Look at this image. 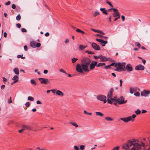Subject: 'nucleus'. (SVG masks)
Instances as JSON below:
<instances>
[{"instance_id": "nucleus-1", "label": "nucleus", "mask_w": 150, "mask_h": 150, "mask_svg": "<svg viewBox=\"0 0 150 150\" xmlns=\"http://www.w3.org/2000/svg\"><path fill=\"white\" fill-rule=\"evenodd\" d=\"M135 139L129 140L126 143L122 145V148L125 150H141L142 146L145 147L144 143L140 142Z\"/></svg>"}, {"instance_id": "nucleus-2", "label": "nucleus", "mask_w": 150, "mask_h": 150, "mask_svg": "<svg viewBox=\"0 0 150 150\" xmlns=\"http://www.w3.org/2000/svg\"><path fill=\"white\" fill-rule=\"evenodd\" d=\"M83 70L86 72H89L88 65L82 63L81 65L78 64L76 66V71L82 73L83 72Z\"/></svg>"}, {"instance_id": "nucleus-3", "label": "nucleus", "mask_w": 150, "mask_h": 150, "mask_svg": "<svg viewBox=\"0 0 150 150\" xmlns=\"http://www.w3.org/2000/svg\"><path fill=\"white\" fill-rule=\"evenodd\" d=\"M126 63L125 62H117L115 64V67L116 68L115 70L117 71H125L126 70L125 68Z\"/></svg>"}, {"instance_id": "nucleus-4", "label": "nucleus", "mask_w": 150, "mask_h": 150, "mask_svg": "<svg viewBox=\"0 0 150 150\" xmlns=\"http://www.w3.org/2000/svg\"><path fill=\"white\" fill-rule=\"evenodd\" d=\"M114 89L112 88H110L109 92L108 93L107 97L108 98V102L110 104H112L113 102H114L112 99H114L112 98V92L114 91Z\"/></svg>"}, {"instance_id": "nucleus-5", "label": "nucleus", "mask_w": 150, "mask_h": 150, "mask_svg": "<svg viewBox=\"0 0 150 150\" xmlns=\"http://www.w3.org/2000/svg\"><path fill=\"white\" fill-rule=\"evenodd\" d=\"M112 100H114V101L117 102L119 105L125 103L127 102V100H124V98L123 96H121L117 99H112Z\"/></svg>"}, {"instance_id": "nucleus-6", "label": "nucleus", "mask_w": 150, "mask_h": 150, "mask_svg": "<svg viewBox=\"0 0 150 150\" xmlns=\"http://www.w3.org/2000/svg\"><path fill=\"white\" fill-rule=\"evenodd\" d=\"M82 63L87 65H90L91 62V60L88 57H85L83 58L81 60Z\"/></svg>"}, {"instance_id": "nucleus-7", "label": "nucleus", "mask_w": 150, "mask_h": 150, "mask_svg": "<svg viewBox=\"0 0 150 150\" xmlns=\"http://www.w3.org/2000/svg\"><path fill=\"white\" fill-rule=\"evenodd\" d=\"M96 98L99 100L103 101L104 103H105L107 102L106 97L104 95H98L97 96Z\"/></svg>"}, {"instance_id": "nucleus-8", "label": "nucleus", "mask_w": 150, "mask_h": 150, "mask_svg": "<svg viewBox=\"0 0 150 150\" xmlns=\"http://www.w3.org/2000/svg\"><path fill=\"white\" fill-rule=\"evenodd\" d=\"M30 45L32 47L35 48L36 47H40L41 44L39 42L36 43V42L35 41H32L30 42Z\"/></svg>"}, {"instance_id": "nucleus-9", "label": "nucleus", "mask_w": 150, "mask_h": 150, "mask_svg": "<svg viewBox=\"0 0 150 150\" xmlns=\"http://www.w3.org/2000/svg\"><path fill=\"white\" fill-rule=\"evenodd\" d=\"M150 93V91L149 90H144L142 91L141 93V95L142 96L147 97L148 96Z\"/></svg>"}, {"instance_id": "nucleus-10", "label": "nucleus", "mask_w": 150, "mask_h": 150, "mask_svg": "<svg viewBox=\"0 0 150 150\" xmlns=\"http://www.w3.org/2000/svg\"><path fill=\"white\" fill-rule=\"evenodd\" d=\"M39 80L42 84H47V83H50V81L47 79L41 78H39Z\"/></svg>"}, {"instance_id": "nucleus-11", "label": "nucleus", "mask_w": 150, "mask_h": 150, "mask_svg": "<svg viewBox=\"0 0 150 150\" xmlns=\"http://www.w3.org/2000/svg\"><path fill=\"white\" fill-rule=\"evenodd\" d=\"M97 64V62L96 61H93L92 62H91V63H90V66L89 67V69L91 70H92L93 69L95 66H96V64Z\"/></svg>"}, {"instance_id": "nucleus-12", "label": "nucleus", "mask_w": 150, "mask_h": 150, "mask_svg": "<svg viewBox=\"0 0 150 150\" xmlns=\"http://www.w3.org/2000/svg\"><path fill=\"white\" fill-rule=\"evenodd\" d=\"M96 40L101 43L102 46H105V44L108 43V41L107 40H104L102 39H96Z\"/></svg>"}, {"instance_id": "nucleus-13", "label": "nucleus", "mask_w": 150, "mask_h": 150, "mask_svg": "<svg viewBox=\"0 0 150 150\" xmlns=\"http://www.w3.org/2000/svg\"><path fill=\"white\" fill-rule=\"evenodd\" d=\"M131 116H129L128 117L120 118V120L124 121L125 122L127 123L131 120Z\"/></svg>"}, {"instance_id": "nucleus-14", "label": "nucleus", "mask_w": 150, "mask_h": 150, "mask_svg": "<svg viewBox=\"0 0 150 150\" xmlns=\"http://www.w3.org/2000/svg\"><path fill=\"white\" fill-rule=\"evenodd\" d=\"M91 46L93 48L96 50H100V47L95 43H92L91 44Z\"/></svg>"}, {"instance_id": "nucleus-15", "label": "nucleus", "mask_w": 150, "mask_h": 150, "mask_svg": "<svg viewBox=\"0 0 150 150\" xmlns=\"http://www.w3.org/2000/svg\"><path fill=\"white\" fill-rule=\"evenodd\" d=\"M144 69V67L141 64H139L135 67V69L137 70H143Z\"/></svg>"}, {"instance_id": "nucleus-16", "label": "nucleus", "mask_w": 150, "mask_h": 150, "mask_svg": "<svg viewBox=\"0 0 150 150\" xmlns=\"http://www.w3.org/2000/svg\"><path fill=\"white\" fill-rule=\"evenodd\" d=\"M125 68L127 71H131L133 70L132 67L130 64H127Z\"/></svg>"}, {"instance_id": "nucleus-17", "label": "nucleus", "mask_w": 150, "mask_h": 150, "mask_svg": "<svg viewBox=\"0 0 150 150\" xmlns=\"http://www.w3.org/2000/svg\"><path fill=\"white\" fill-rule=\"evenodd\" d=\"M99 58L100 59L101 61L106 62L108 61L107 58L105 56H103L102 55L99 56Z\"/></svg>"}, {"instance_id": "nucleus-18", "label": "nucleus", "mask_w": 150, "mask_h": 150, "mask_svg": "<svg viewBox=\"0 0 150 150\" xmlns=\"http://www.w3.org/2000/svg\"><path fill=\"white\" fill-rule=\"evenodd\" d=\"M22 127L24 128H25L26 129L28 130H35L33 129V127L29 125H23L22 126Z\"/></svg>"}, {"instance_id": "nucleus-19", "label": "nucleus", "mask_w": 150, "mask_h": 150, "mask_svg": "<svg viewBox=\"0 0 150 150\" xmlns=\"http://www.w3.org/2000/svg\"><path fill=\"white\" fill-rule=\"evenodd\" d=\"M12 80L14 81L13 83H16L18 81V77L17 76L15 75L13 78Z\"/></svg>"}, {"instance_id": "nucleus-20", "label": "nucleus", "mask_w": 150, "mask_h": 150, "mask_svg": "<svg viewBox=\"0 0 150 150\" xmlns=\"http://www.w3.org/2000/svg\"><path fill=\"white\" fill-rule=\"evenodd\" d=\"M56 94L59 96H63L64 95V93L62 92L59 90L56 91Z\"/></svg>"}, {"instance_id": "nucleus-21", "label": "nucleus", "mask_w": 150, "mask_h": 150, "mask_svg": "<svg viewBox=\"0 0 150 150\" xmlns=\"http://www.w3.org/2000/svg\"><path fill=\"white\" fill-rule=\"evenodd\" d=\"M13 71L17 75H18L19 74V69L17 67L14 68L13 69Z\"/></svg>"}, {"instance_id": "nucleus-22", "label": "nucleus", "mask_w": 150, "mask_h": 150, "mask_svg": "<svg viewBox=\"0 0 150 150\" xmlns=\"http://www.w3.org/2000/svg\"><path fill=\"white\" fill-rule=\"evenodd\" d=\"M113 15V17H120V14L118 11H117V12L114 13Z\"/></svg>"}, {"instance_id": "nucleus-23", "label": "nucleus", "mask_w": 150, "mask_h": 150, "mask_svg": "<svg viewBox=\"0 0 150 150\" xmlns=\"http://www.w3.org/2000/svg\"><path fill=\"white\" fill-rule=\"evenodd\" d=\"M100 10L103 13L107 15L108 14L107 12V10H105V8H100Z\"/></svg>"}, {"instance_id": "nucleus-24", "label": "nucleus", "mask_w": 150, "mask_h": 150, "mask_svg": "<svg viewBox=\"0 0 150 150\" xmlns=\"http://www.w3.org/2000/svg\"><path fill=\"white\" fill-rule=\"evenodd\" d=\"M87 46H83V45H80L79 46V48L81 50H83L84 49L87 47Z\"/></svg>"}, {"instance_id": "nucleus-25", "label": "nucleus", "mask_w": 150, "mask_h": 150, "mask_svg": "<svg viewBox=\"0 0 150 150\" xmlns=\"http://www.w3.org/2000/svg\"><path fill=\"white\" fill-rule=\"evenodd\" d=\"M95 113L96 116H100L101 117L103 116V114L100 112H96Z\"/></svg>"}, {"instance_id": "nucleus-26", "label": "nucleus", "mask_w": 150, "mask_h": 150, "mask_svg": "<svg viewBox=\"0 0 150 150\" xmlns=\"http://www.w3.org/2000/svg\"><path fill=\"white\" fill-rule=\"evenodd\" d=\"M130 93L131 94L133 93L134 92L136 91L135 89L133 88H130L129 89Z\"/></svg>"}, {"instance_id": "nucleus-27", "label": "nucleus", "mask_w": 150, "mask_h": 150, "mask_svg": "<svg viewBox=\"0 0 150 150\" xmlns=\"http://www.w3.org/2000/svg\"><path fill=\"white\" fill-rule=\"evenodd\" d=\"M106 120L108 121H112L113 120V119L110 117H107L105 118Z\"/></svg>"}, {"instance_id": "nucleus-28", "label": "nucleus", "mask_w": 150, "mask_h": 150, "mask_svg": "<svg viewBox=\"0 0 150 150\" xmlns=\"http://www.w3.org/2000/svg\"><path fill=\"white\" fill-rule=\"evenodd\" d=\"M76 31L77 32H79L80 33H81L82 34H85V32L79 29H77L76 30Z\"/></svg>"}, {"instance_id": "nucleus-29", "label": "nucleus", "mask_w": 150, "mask_h": 150, "mask_svg": "<svg viewBox=\"0 0 150 150\" xmlns=\"http://www.w3.org/2000/svg\"><path fill=\"white\" fill-rule=\"evenodd\" d=\"M96 36H100V38H104L106 39H107L108 38V37L106 36H103L102 35H100V34H96Z\"/></svg>"}, {"instance_id": "nucleus-30", "label": "nucleus", "mask_w": 150, "mask_h": 150, "mask_svg": "<svg viewBox=\"0 0 150 150\" xmlns=\"http://www.w3.org/2000/svg\"><path fill=\"white\" fill-rule=\"evenodd\" d=\"M30 82L31 84H33L34 85H36L37 83L35 80L33 79H31L30 80Z\"/></svg>"}, {"instance_id": "nucleus-31", "label": "nucleus", "mask_w": 150, "mask_h": 150, "mask_svg": "<svg viewBox=\"0 0 150 150\" xmlns=\"http://www.w3.org/2000/svg\"><path fill=\"white\" fill-rule=\"evenodd\" d=\"M28 100L33 101L34 100V99L31 96H29L28 97Z\"/></svg>"}, {"instance_id": "nucleus-32", "label": "nucleus", "mask_w": 150, "mask_h": 150, "mask_svg": "<svg viewBox=\"0 0 150 150\" xmlns=\"http://www.w3.org/2000/svg\"><path fill=\"white\" fill-rule=\"evenodd\" d=\"M100 13L98 11H96L93 14V16L94 17H96L97 15H99Z\"/></svg>"}, {"instance_id": "nucleus-33", "label": "nucleus", "mask_w": 150, "mask_h": 150, "mask_svg": "<svg viewBox=\"0 0 150 150\" xmlns=\"http://www.w3.org/2000/svg\"><path fill=\"white\" fill-rule=\"evenodd\" d=\"M85 52L86 53H88V54H94V53L92 52V51H88V50H86L85 51Z\"/></svg>"}, {"instance_id": "nucleus-34", "label": "nucleus", "mask_w": 150, "mask_h": 150, "mask_svg": "<svg viewBox=\"0 0 150 150\" xmlns=\"http://www.w3.org/2000/svg\"><path fill=\"white\" fill-rule=\"evenodd\" d=\"M17 57L18 58H21L23 59H25V57H23V55H17Z\"/></svg>"}, {"instance_id": "nucleus-35", "label": "nucleus", "mask_w": 150, "mask_h": 150, "mask_svg": "<svg viewBox=\"0 0 150 150\" xmlns=\"http://www.w3.org/2000/svg\"><path fill=\"white\" fill-rule=\"evenodd\" d=\"M21 18V17L20 14H18L16 17V19L17 21H19Z\"/></svg>"}, {"instance_id": "nucleus-36", "label": "nucleus", "mask_w": 150, "mask_h": 150, "mask_svg": "<svg viewBox=\"0 0 150 150\" xmlns=\"http://www.w3.org/2000/svg\"><path fill=\"white\" fill-rule=\"evenodd\" d=\"M71 124L73 126H74L75 127H78V125L77 124H76L75 122H71Z\"/></svg>"}, {"instance_id": "nucleus-37", "label": "nucleus", "mask_w": 150, "mask_h": 150, "mask_svg": "<svg viewBox=\"0 0 150 150\" xmlns=\"http://www.w3.org/2000/svg\"><path fill=\"white\" fill-rule=\"evenodd\" d=\"M83 112L84 114H87L89 115H91L92 114V113L91 112H88L86 110H84L83 111Z\"/></svg>"}, {"instance_id": "nucleus-38", "label": "nucleus", "mask_w": 150, "mask_h": 150, "mask_svg": "<svg viewBox=\"0 0 150 150\" xmlns=\"http://www.w3.org/2000/svg\"><path fill=\"white\" fill-rule=\"evenodd\" d=\"M78 59L77 58H73L72 59V62L73 63H74L75 62H76Z\"/></svg>"}, {"instance_id": "nucleus-39", "label": "nucleus", "mask_w": 150, "mask_h": 150, "mask_svg": "<svg viewBox=\"0 0 150 150\" xmlns=\"http://www.w3.org/2000/svg\"><path fill=\"white\" fill-rule=\"evenodd\" d=\"M135 112L137 115H138L140 113L141 111L139 109H137V110L135 111Z\"/></svg>"}, {"instance_id": "nucleus-40", "label": "nucleus", "mask_w": 150, "mask_h": 150, "mask_svg": "<svg viewBox=\"0 0 150 150\" xmlns=\"http://www.w3.org/2000/svg\"><path fill=\"white\" fill-rule=\"evenodd\" d=\"M131 116V121H132V122L134 120L133 119H132V118L133 119H134V118H135L136 116V115H133L132 116Z\"/></svg>"}, {"instance_id": "nucleus-41", "label": "nucleus", "mask_w": 150, "mask_h": 150, "mask_svg": "<svg viewBox=\"0 0 150 150\" xmlns=\"http://www.w3.org/2000/svg\"><path fill=\"white\" fill-rule=\"evenodd\" d=\"M135 45L139 47H141L140 44L138 42H136L135 43Z\"/></svg>"}, {"instance_id": "nucleus-42", "label": "nucleus", "mask_w": 150, "mask_h": 150, "mask_svg": "<svg viewBox=\"0 0 150 150\" xmlns=\"http://www.w3.org/2000/svg\"><path fill=\"white\" fill-rule=\"evenodd\" d=\"M120 147L119 146H117L116 147H114L112 150H119Z\"/></svg>"}, {"instance_id": "nucleus-43", "label": "nucleus", "mask_w": 150, "mask_h": 150, "mask_svg": "<svg viewBox=\"0 0 150 150\" xmlns=\"http://www.w3.org/2000/svg\"><path fill=\"white\" fill-rule=\"evenodd\" d=\"M134 95L136 96H138L140 95V93L139 92H137L134 94Z\"/></svg>"}, {"instance_id": "nucleus-44", "label": "nucleus", "mask_w": 150, "mask_h": 150, "mask_svg": "<svg viewBox=\"0 0 150 150\" xmlns=\"http://www.w3.org/2000/svg\"><path fill=\"white\" fill-rule=\"evenodd\" d=\"M59 71L60 72H62V73H63L66 74H67V73L65 71H64L63 69H59Z\"/></svg>"}, {"instance_id": "nucleus-45", "label": "nucleus", "mask_w": 150, "mask_h": 150, "mask_svg": "<svg viewBox=\"0 0 150 150\" xmlns=\"http://www.w3.org/2000/svg\"><path fill=\"white\" fill-rule=\"evenodd\" d=\"M8 104H10L12 103V101L11 100V97H10V98L8 101Z\"/></svg>"}, {"instance_id": "nucleus-46", "label": "nucleus", "mask_w": 150, "mask_h": 150, "mask_svg": "<svg viewBox=\"0 0 150 150\" xmlns=\"http://www.w3.org/2000/svg\"><path fill=\"white\" fill-rule=\"evenodd\" d=\"M106 3L108 4L109 6H110L111 7H113V6L112 5V4L111 3L108 1H106Z\"/></svg>"}, {"instance_id": "nucleus-47", "label": "nucleus", "mask_w": 150, "mask_h": 150, "mask_svg": "<svg viewBox=\"0 0 150 150\" xmlns=\"http://www.w3.org/2000/svg\"><path fill=\"white\" fill-rule=\"evenodd\" d=\"M85 146L84 145H81L80 146V149L81 150H83L84 149Z\"/></svg>"}, {"instance_id": "nucleus-48", "label": "nucleus", "mask_w": 150, "mask_h": 150, "mask_svg": "<svg viewBox=\"0 0 150 150\" xmlns=\"http://www.w3.org/2000/svg\"><path fill=\"white\" fill-rule=\"evenodd\" d=\"M102 66V63H99L98 64H96V67H99Z\"/></svg>"}, {"instance_id": "nucleus-49", "label": "nucleus", "mask_w": 150, "mask_h": 150, "mask_svg": "<svg viewBox=\"0 0 150 150\" xmlns=\"http://www.w3.org/2000/svg\"><path fill=\"white\" fill-rule=\"evenodd\" d=\"M21 31L22 32H26L27 31L24 28H22Z\"/></svg>"}, {"instance_id": "nucleus-50", "label": "nucleus", "mask_w": 150, "mask_h": 150, "mask_svg": "<svg viewBox=\"0 0 150 150\" xmlns=\"http://www.w3.org/2000/svg\"><path fill=\"white\" fill-rule=\"evenodd\" d=\"M3 81L4 82H7L8 81L7 79L5 78L4 77H3Z\"/></svg>"}, {"instance_id": "nucleus-51", "label": "nucleus", "mask_w": 150, "mask_h": 150, "mask_svg": "<svg viewBox=\"0 0 150 150\" xmlns=\"http://www.w3.org/2000/svg\"><path fill=\"white\" fill-rule=\"evenodd\" d=\"M16 27L18 28H21V25L19 23H18L16 25Z\"/></svg>"}, {"instance_id": "nucleus-52", "label": "nucleus", "mask_w": 150, "mask_h": 150, "mask_svg": "<svg viewBox=\"0 0 150 150\" xmlns=\"http://www.w3.org/2000/svg\"><path fill=\"white\" fill-rule=\"evenodd\" d=\"M91 30L93 32L98 33L99 30H96L93 29H92Z\"/></svg>"}, {"instance_id": "nucleus-53", "label": "nucleus", "mask_w": 150, "mask_h": 150, "mask_svg": "<svg viewBox=\"0 0 150 150\" xmlns=\"http://www.w3.org/2000/svg\"><path fill=\"white\" fill-rule=\"evenodd\" d=\"M25 106L26 107H28L29 106L30 104L29 102H27L25 103Z\"/></svg>"}, {"instance_id": "nucleus-54", "label": "nucleus", "mask_w": 150, "mask_h": 150, "mask_svg": "<svg viewBox=\"0 0 150 150\" xmlns=\"http://www.w3.org/2000/svg\"><path fill=\"white\" fill-rule=\"evenodd\" d=\"M43 148H40V147H37L35 148L36 149H37V150H42V149Z\"/></svg>"}, {"instance_id": "nucleus-55", "label": "nucleus", "mask_w": 150, "mask_h": 150, "mask_svg": "<svg viewBox=\"0 0 150 150\" xmlns=\"http://www.w3.org/2000/svg\"><path fill=\"white\" fill-rule=\"evenodd\" d=\"M24 48L25 51H27L28 50V47L26 45H25L24 46Z\"/></svg>"}, {"instance_id": "nucleus-56", "label": "nucleus", "mask_w": 150, "mask_h": 150, "mask_svg": "<svg viewBox=\"0 0 150 150\" xmlns=\"http://www.w3.org/2000/svg\"><path fill=\"white\" fill-rule=\"evenodd\" d=\"M12 8L13 9H15L16 8V6L15 4H13L12 6Z\"/></svg>"}, {"instance_id": "nucleus-57", "label": "nucleus", "mask_w": 150, "mask_h": 150, "mask_svg": "<svg viewBox=\"0 0 150 150\" xmlns=\"http://www.w3.org/2000/svg\"><path fill=\"white\" fill-rule=\"evenodd\" d=\"M5 87V85H2L1 86V89L2 90L4 89Z\"/></svg>"}, {"instance_id": "nucleus-58", "label": "nucleus", "mask_w": 150, "mask_h": 150, "mask_svg": "<svg viewBox=\"0 0 150 150\" xmlns=\"http://www.w3.org/2000/svg\"><path fill=\"white\" fill-rule=\"evenodd\" d=\"M98 33H99L100 34H102V35H104L105 34L101 30H99Z\"/></svg>"}, {"instance_id": "nucleus-59", "label": "nucleus", "mask_w": 150, "mask_h": 150, "mask_svg": "<svg viewBox=\"0 0 150 150\" xmlns=\"http://www.w3.org/2000/svg\"><path fill=\"white\" fill-rule=\"evenodd\" d=\"M121 18H122V21H124L125 18V16H124L123 15H122L121 16Z\"/></svg>"}, {"instance_id": "nucleus-60", "label": "nucleus", "mask_w": 150, "mask_h": 150, "mask_svg": "<svg viewBox=\"0 0 150 150\" xmlns=\"http://www.w3.org/2000/svg\"><path fill=\"white\" fill-rule=\"evenodd\" d=\"M74 149L75 150H79L78 147L76 146H74Z\"/></svg>"}, {"instance_id": "nucleus-61", "label": "nucleus", "mask_w": 150, "mask_h": 150, "mask_svg": "<svg viewBox=\"0 0 150 150\" xmlns=\"http://www.w3.org/2000/svg\"><path fill=\"white\" fill-rule=\"evenodd\" d=\"M11 4V2L10 1H8L7 3H6L5 5L8 6L10 5Z\"/></svg>"}, {"instance_id": "nucleus-62", "label": "nucleus", "mask_w": 150, "mask_h": 150, "mask_svg": "<svg viewBox=\"0 0 150 150\" xmlns=\"http://www.w3.org/2000/svg\"><path fill=\"white\" fill-rule=\"evenodd\" d=\"M56 90L55 89H52L51 90V91H52L53 93H56Z\"/></svg>"}, {"instance_id": "nucleus-63", "label": "nucleus", "mask_w": 150, "mask_h": 150, "mask_svg": "<svg viewBox=\"0 0 150 150\" xmlns=\"http://www.w3.org/2000/svg\"><path fill=\"white\" fill-rule=\"evenodd\" d=\"M69 40L68 39H66L65 40V42L66 44L68 43L69 42Z\"/></svg>"}, {"instance_id": "nucleus-64", "label": "nucleus", "mask_w": 150, "mask_h": 150, "mask_svg": "<svg viewBox=\"0 0 150 150\" xmlns=\"http://www.w3.org/2000/svg\"><path fill=\"white\" fill-rule=\"evenodd\" d=\"M36 103L38 104H42V103L39 100H38L36 102Z\"/></svg>"}]
</instances>
